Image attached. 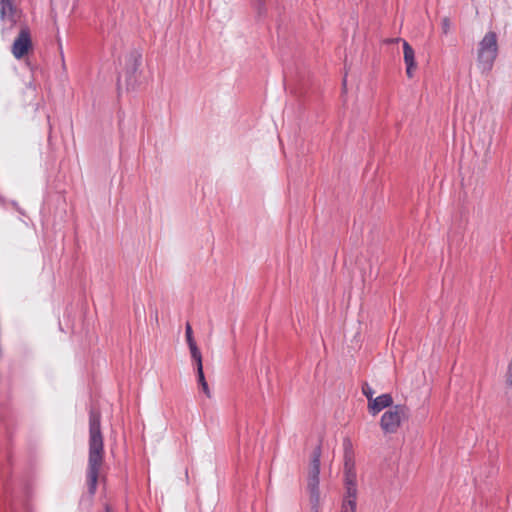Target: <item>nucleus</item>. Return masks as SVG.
I'll use <instances>...</instances> for the list:
<instances>
[{"mask_svg":"<svg viewBox=\"0 0 512 512\" xmlns=\"http://www.w3.org/2000/svg\"><path fill=\"white\" fill-rule=\"evenodd\" d=\"M89 453L87 480L89 493L96 491L101 467L104 461V439L101 431V415L98 410L91 409L89 415Z\"/></svg>","mask_w":512,"mask_h":512,"instance_id":"nucleus-1","label":"nucleus"},{"mask_svg":"<svg viewBox=\"0 0 512 512\" xmlns=\"http://www.w3.org/2000/svg\"><path fill=\"white\" fill-rule=\"evenodd\" d=\"M498 55V37L494 31L487 32L476 47V61L482 73L492 70Z\"/></svg>","mask_w":512,"mask_h":512,"instance_id":"nucleus-2","label":"nucleus"},{"mask_svg":"<svg viewBox=\"0 0 512 512\" xmlns=\"http://www.w3.org/2000/svg\"><path fill=\"white\" fill-rule=\"evenodd\" d=\"M321 447L318 445L312 452L308 470V490L313 507L320 503L319 474H320Z\"/></svg>","mask_w":512,"mask_h":512,"instance_id":"nucleus-3","label":"nucleus"},{"mask_svg":"<svg viewBox=\"0 0 512 512\" xmlns=\"http://www.w3.org/2000/svg\"><path fill=\"white\" fill-rule=\"evenodd\" d=\"M407 417L408 408L405 405H394L382 415L380 427L385 434H394Z\"/></svg>","mask_w":512,"mask_h":512,"instance_id":"nucleus-4","label":"nucleus"},{"mask_svg":"<svg viewBox=\"0 0 512 512\" xmlns=\"http://www.w3.org/2000/svg\"><path fill=\"white\" fill-rule=\"evenodd\" d=\"M142 62V54L137 51H131L126 57L125 73L128 86L134 88L138 83L139 67Z\"/></svg>","mask_w":512,"mask_h":512,"instance_id":"nucleus-5","label":"nucleus"},{"mask_svg":"<svg viewBox=\"0 0 512 512\" xmlns=\"http://www.w3.org/2000/svg\"><path fill=\"white\" fill-rule=\"evenodd\" d=\"M31 45L29 29L23 27L12 45V54L15 58L20 59L28 52Z\"/></svg>","mask_w":512,"mask_h":512,"instance_id":"nucleus-6","label":"nucleus"},{"mask_svg":"<svg viewBox=\"0 0 512 512\" xmlns=\"http://www.w3.org/2000/svg\"><path fill=\"white\" fill-rule=\"evenodd\" d=\"M344 486H357V474L352 452L347 448L344 455Z\"/></svg>","mask_w":512,"mask_h":512,"instance_id":"nucleus-7","label":"nucleus"},{"mask_svg":"<svg viewBox=\"0 0 512 512\" xmlns=\"http://www.w3.org/2000/svg\"><path fill=\"white\" fill-rule=\"evenodd\" d=\"M345 492L341 502L340 512H356L357 509V486H344Z\"/></svg>","mask_w":512,"mask_h":512,"instance_id":"nucleus-8","label":"nucleus"},{"mask_svg":"<svg viewBox=\"0 0 512 512\" xmlns=\"http://www.w3.org/2000/svg\"><path fill=\"white\" fill-rule=\"evenodd\" d=\"M392 404V396L390 394H382L368 402V410L372 415H376L383 409L392 407Z\"/></svg>","mask_w":512,"mask_h":512,"instance_id":"nucleus-9","label":"nucleus"},{"mask_svg":"<svg viewBox=\"0 0 512 512\" xmlns=\"http://www.w3.org/2000/svg\"><path fill=\"white\" fill-rule=\"evenodd\" d=\"M403 42L404 62L406 64V74L412 78L416 69L415 52L407 41Z\"/></svg>","mask_w":512,"mask_h":512,"instance_id":"nucleus-10","label":"nucleus"},{"mask_svg":"<svg viewBox=\"0 0 512 512\" xmlns=\"http://www.w3.org/2000/svg\"><path fill=\"white\" fill-rule=\"evenodd\" d=\"M0 15L4 21H9L11 25L17 21V10L12 0H0Z\"/></svg>","mask_w":512,"mask_h":512,"instance_id":"nucleus-11","label":"nucleus"},{"mask_svg":"<svg viewBox=\"0 0 512 512\" xmlns=\"http://www.w3.org/2000/svg\"><path fill=\"white\" fill-rule=\"evenodd\" d=\"M197 377H198V383L200 384V386L202 388V391L204 392V394L208 398H210L211 397V392H210L208 383L206 382V379H205V376H204V372L203 371L198 372L197 373Z\"/></svg>","mask_w":512,"mask_h":512,"instance_id":"nucleus-12","label":"nucleus"},{"mask_svg":"<svg viewBox=\"0 0 512 512\" xmlns=\"http://www.w3.org/2000/svg\"><path fill=\"white\" fill-rule=\"evenodd\" d=\"M185 336H186V341L188 343V346L196 343L193 338L192 327L189 323H187L186 327H185Z\"/></svg>","mask_w":512,"mask_h":512,"instance_id":"nucleus-13","label":"nucleus"},{"mask_svg":"<svg viewBox=\"0 0 512 512\" xmlns=\"http://www.w3.org/2000/svg\"><path fill=\"white\" fill-rule=\"evenodd\" d=\"M441 28L443 34L447 35L451 30V20L448 17H444L441 20Z\"/></svg>","mask_w":512,"mask_h":512,"instance_id":"nucleus-14","label":"nucleus"},{"mask_svg":"<svg viewBox=\"0 0 512 512\" xmlns=\"http://www.w3.org/2000/svg\"><path fill=\"white\" fill-rule=\"evenodd\" d=\"M362 391H363V394L367 397L368 402H370L371 400L375 399L373 397L374 396V391H373V389L368 384H365L363 386Z\"/></svg>","mask_w":512,"mask_h":512,"instance_id":"nucleus-15","label":"nucleus"},{"mask_svg":"<svg viewBox=\"0 0 512 512\" xmlns=\"http://www.w3.org/2000/svg\"><path fill=\"white\" fill-rule=\"evenodd\" d=\"M189 349H190L191 357H192L193 360L196 359V358L201 357V352L198 349L196 343L189 345Z\"/></svg>","mask_w":512,"mask_h":512,"instance_id":"nucleus-16","label":"nucleus"},{"mask_svg":"<svg viewBox=\"0 0 512 512\" xmlns=\"http://www.w3.org/2000/svg\"><path fill=\"white\" fill-rule=\"evenodd\" d=\"M196 363L197 373L203 371L202 356L194 359Z\"/></svg>","mask_w":512,"mask_h":512,"instance_id":"nucleus-17","label":"nucleus"},{"mask_svg":"<svg viewBox=\"0 0 512 512\" xmlns=\"http://www.w3.org/2000/svg\"><path fill=\"white\" fill-rule=\"evenodd\" d=\"M253 1H254L255 5H256L259 9L264 8L266 0H253Z\"/></svg>","mask_w":512,"mask_h":512,"instance_id":"nucleus-18","label":"nucleus"},{"mask_svg":"<svg viewBox=\"0 0 512 512\" xmlns=\"http://www.w3.org/2000/svg\"><path fill=\"white\" fill-rule=\"evenodd\" d=\"M399 41H401L400 38H395V39L388 40L389 43H396V42H399Z\"/></svg>","mask_w":512,"mask_h":512,"instance_id":"nucleus-19","label":"nucleus"},{"mask_svg":"<svg viewBox=\"0 0 512 512\" xmlns=\"http://www.w3.org/2000/svg\"><path fill=\"white\" fill-rule=\"evenodd\" d=\"M105 512H110V509L107 507Z\"/></svg>","mask_w":512,"mask_h":512,"instance_id":"nucleus-20","label":"nucleus"}]
</instances>
